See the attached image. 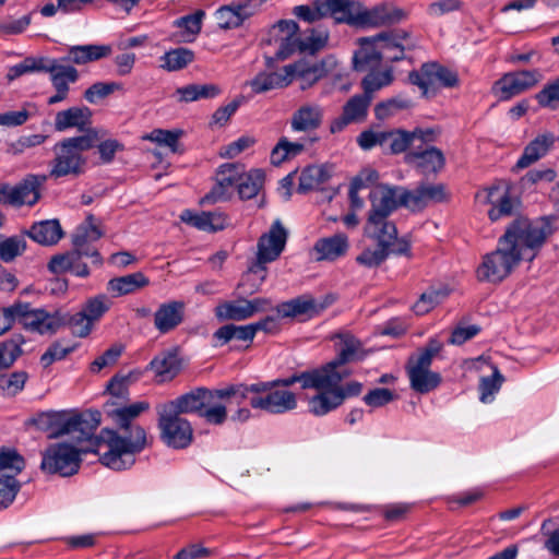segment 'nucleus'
I'll return each instance as SVG.
<instances>
[{"instance_id":"obj_1","label":"nucleus","mask_w":559,"mask_h":559,"mask_svg":"<svg viewBox=\"0 0 559 559\" xmlns=\"http://www.w3.org/2000/svg\"><path fill=\"white\" fill-rule=\"evenodd\" d=\"M552 231L548 217L534 222L526 217L515 218L498 239L497 248L483 257L476 271L477 278L490 283L503 281L521 261H533Z\"/></svg>"},{"instance_id":"obj_2","label":"nucleus","mask_w":559,"mask_h":559,"mask_svg":"<svg viewBox=\"0 0 559 559\" xmlns=\"http://www.w3.org/2000/svg\"><path fill=\"white\" fill-rule=\"evenodd\" d=\"M150 409V403L139 401L108 412L117 430H105L108 450L100 454V463L112 471H124L135 463V455L147 445L143 427L134 420Z\"/></svg>"},{"instance_id":"obj_3","label":"nucleus","mask_w":559,"mask_h":559,"mask_svg":"<svg viewBox=\"0 0 559 559\" xmlns=\"http://www.w3.org/2000/svg\"><path fill=\"white\" fill-rule=\"evenodd\" d=\"M295 383H300L304 390L308 388H320L319 380L313 378L309 370H306L272 381H261L252 384H234V399H236L238 404L249 399V404L252 408L264 411L273 415H281L294 411L297 407L296 394L286 390V388Z\"/></svg>"},{"instance_id":"obj_4","label":"nucleus","mask_w":559,"mask_h":559,"mask_svg":"<svg viewBox=\"0 0 559 559\" xmlns=\"http://www.w3.org/2000/svg\"><path fill=\"white\" fill-rule=\"evenodd\" d=\"M234 395V384L215 390L197 388L162 405L180 416L198 414L206 423L221 426L227 420V404Z\"/></svg>"},{"instance_id":"obj_5","label":"nucleus","mask_w":559,"mask_h":559,"mask_svg":"<svg viewBox=\"0 0 559 559\" xmlns=\"http://www.w3.org/2000/svg\"><path fill=\"white\" fill-rule=\"evenodd\" d=\"M99 140L97 129L86 130L78 136L63 139L55 144V157L51 160L49 177L61 178L67 176L78 177L85 171L87 151L95 147Z\"/></svg>"},{"instance_id":"obj_6","label":"nucleus","mask_w":559,"mask_h":559,"mask_svg":"<svg viewBox=\"0 0 559 559\" xmlns=\"http://www.w3.org/2000/svg\"><path fill=\"white\" fill-rule=\"evenodd\" d=\"M369 201V212L383 222H390L389 216L399 207H406L413 212L425 209L419 186L409 190L402 186L381 183L370 191Z\"/></svg>"},{"instance_id":"obj_7","label":"nucleus","mask_w":559,"mask_h":559,"mask_svg":"<svg viewBox=\"0 0 559 559\" xmlns=\"http://www.w3.org/2000/svg\"><path fill=\"white\" fill-rule=\"evenodd\" d=\"M335 337L338 338L336 357L320 368L309 370L311 376L319 380L320 388L342 382L352 373L345 365L365 357L361 343L354 335L338 333Z\"/></svg>"},{"instance_id":"obj_8","label":"nucleus","mask_w":559,"mask_h":559,"mask_svg":"<svg viewBox=\"0 0 559 559\" xmlns=\"http://www.w3.org/2000/svg\"><path fill=\"white\" fill-rule=\"evenodd\" d=\"M405 13L393 5L381 4L366 9L360 2L342 0L341 16L337 24L345 23L356 27H379L399 23Z\"/></svg>"},{"instance_id":"obj_9","label":"nucleus","mask_w":559,"mask_h":559,"mask_svg":"<svg viewBox=\"0 0 559 559\" xmlns=\"http://www.w3.org/2000/svg\"><path fill=\"white\" fill-rule=\"evenodd\" d=\"M365 234L370 239L377 241V248H366L357 258L358 264L366 267H377L381 265L390 254V246L396 238L397 228L393 222H383L379 217L368 212L365 225Z\"/></svg>"},{"instance_id":"obj_10","label":"nucleus","mask_w":559,"mask_h":559,"mask_svg":"<svg viewBox=\"0 0 559 559\" xmlns=\"http://www.w3.org/2000/svg\"><path fill=\"white\" fill-rule=\"evenodd\" d=\"M159 438L168 448L181 450L188 448L193 440L190 421L163 405L156 407Z\"/></svg>"},{"instance_id":"obj_11","label":"nucleus","mask_w":559,"mask_h":559,"mask_svg":"<svg viewBox=\"0 0 559 559\" xmlns=\"http://www.w3.org/2000/svg\"><path fill=\"white\" fill-rule=\"evenodd\" d=\"M19 323L24 330L40 335H52L63 326V311L33 308L29 302L19 301Z\"/></svg>"},{"instance_id":"obj_12","label":"nucleus","mask_w":559,"mask_h":559,"mask_svg":"<svg viewBox=\"0 0 559 559\" xmlns=\"http://www.w3.org/2000/svg\"><path fill=\"white\" fill-rule=\"evenodd\" d=\"M408 80L420 88L424 96L436 93L440 87L452 88L459 85V75L455 71L438 63H424L418 71H412Z\"/></svg>"},{"instance_id":"obj_13","label":"nucleus","mask_w":559,"mask_h":559,"mask_svg":"<svg viewBox=\"0 0 559 559\" xmlns=\"http://www.w3.org/2000/svg\"><path fill=\"white\" fill-rule=\"evenodd\" d=\"M287 231L280 221H276L267 234H263L258 241L257 263L249 269L250 273H260V281L266 274L265 264L276 260L285 248Z\"/></svg>"},{"instance_id":"obj_14","label":"nucleus","mask_w":559,"mask_h":559,"mask_svg":"<svg viewBox=\"0 0 559 559\" xmlns=\"http://www.w3.org/2000/svg\"><path fill=\"white\" fill-rule=\"evenodd\" d=\"M80 464V451L70 444L57 443L45 451L40 467L49 474L67 477L78 473Z\"/></svg>"},{"instance_id":"obj_15","label":"nucleus","mask_w":559,"mask_h":559,"mask_svg":"<svg viewBox=\"0 0 559 559\" xmlns=\"http://www.w3.org/2000/svg\"><path fill=\"white\" fill-rule=\"evenodd\" d=\"M542 79L543 75L537 69L509 72L495 82L492 91L501 100H508L532 88Z\"/></svg>"},{"instance_id":"obj_16","label":"nucleus","mask_w":559,"mask_h":559,"mask_svg":"<svg viewBox=\"0 0 559 559\" xmlns=\"http://www.w3.org/2000/svg\"><path fill=\"white\" fill-rule=\"evenodd\" d=\"M371 103L372 96L365 92L349 97L342 107V114L331 121L330 132L333 134L340 133L349 124L366 121Z\"/></svg>"},{"instance_id":"obj_17","label":"nucleus","mask_w":559,"mask_h":559,"mask_svg":"<svg viewBox=\"0 0 559 559\" xmlns=\"http://www.w3.org/2000/svg\"><path fill=\"white\" fill-rule=\"evenodd\" d=\"M384 60L396 62L405 58V51L415 48L411 34L404 29H391L374 36Z\"/></svg>"},{"instance_id":"obj_18","label":"nucleus","mask_w":559,"mask_h":559,"mask_svg":"<svg viewBox=\"0 0 559 559\" xmlns=\"http://www.w3.org/2000/svg\"><path fill=\"white\" fill-rule=\"evenodd\" d=\"M431 362L423 360L415 356H409L405 370L409 380L412 390L417 393L426 394L437 389L441 381V374L430 370Z\"/></svg>"},{"instance_id":"obj_19","label":"nucleus","mask_w":559,"mask_h":559,"mask_svg":"<svg viewBox=\"0 0 559 559\" xmlns=\"http://www.w3.org/2000/svg\"><path fill=\"white\" fill-rule=\"evenodd\" d=\"M332 301L325 298L318 301L310 295H301L276 306V312L283 319H311L319 316Z\"/></svg>"},{"instance_id":"obj_20","label":"nucleus","mask_w":559,"mask_h":559,"mask_svg":"<svg viewBox=\"0 0 559 559\" xmlns=\"http://www.w3.org/2000/svg\"><path fill=\"white\" fill-rule=\"evenodd\" d=\"M242 169V166L236 163L221 165L216 171L215 186L202 198L201 203L213 204L228 200L233 189L238 185Z\"/></svg>"},{"instance_id":"obj_21","label":"nucleus","mask_w":559,"mask_h":559,"mask_svg":"<svg viewBox=\"0 0 559 559\" xmlns=\"http://www.w3.org/2000/svg\"><path fill=\"white\" fill-rule=\"evenodd\" d=\"M386 151L384 153L400 154L405 152L408 147L414 150L416 142L431 143L436 140V133L432 129L416 128L413 131L402 129H394L385 131Z\"/></svg>"},{"instance_id":"obj_22","label":"nucleus","mask_w":559,"mask_h":559,"mask_svg":"<svg viewBox=\"0 0 559 559\" xmlns=\"http://www.w3.org/2000/svg\"><path fill=\"white\" fill-rule=\"evenodd\" d=\"M337 67V60L334 56L330 55L323 58L321 61L313 64L299 61L293 64H288L287 69L292 72V80L298 78L302 80L301 88L311 86L329 73L334 71Z\"/></svg>"},{"instance_id":"obj_23","label":"nucleus","mask_w":559,"mask_h":559,"mask_svg":"<svg viewBox=\"0 0 559 559\" xmlns=\"http://www.w3.org/2000/svg\"><path fill=\"white\" fill-rule=\"evenodd\" d=\"M47 178V175H27L16 186L10 188L9 204L13 206L36 204L40 199V188Z\"/></svg>"},{"instance_id":"obj_24","label":"nucleus","mask_w":559,"mask_h":559,"mask_svg":"<svg viewBox=\"0 0 559 559\" xmlns=\"http://www.w3.org/2000/svg\"><path fill=\"white\" fill-rule=\"evenodd\" d=\"M342 0H313L310 4L296 5L293 13L307 23L331 16L337 23L341 16Z\"/></svg>"},{"instance_id":"obj_25","label":"nucleus","mask_w":559,"mask_h":559,"mask_svg":"<svg viewBox=\"0 0 559 559\" xmlns=\"http://www.w3.org/2000/svg\"><path fill=\"white\" fill-rule=\"evenodd\" d=\"M92 110L86 106H73L64 110H60L55 116L53 127L58 132L69 129H78L86 133V130L93 129Z\"/></svg>"},{"instance_id":"obj_26","label":"nucleus","mask_w":559,"mask_h":559,"mask_svg":"<svg viewBox=\"0 0 559 559\" xmlns=\"http://www.w3.org/2000/svg\"><path fill=\"white\" fill-rule=\"evenodd\" d=\"M408 163L415 164L423 173H437L443 168L445 158L441 150L429 145V143H421L414 146L407 155Z\"/></svg>"},{"instance_id":"obj_27","label":"nucleus","mask_w":559,"mask_h":559,"mask_svg":"<svg viewBox=\"0 0 559 559\" xmlns=\"http://www.w3.org/2000/svg\"><path fill=\"white\" fill-rule=\"evenodd\" d=\"M186 304L171 300L158 306L154 313V326L160 334H167L177 329L185 319Z\"/></svg>"},{"instance_id":"obj_28","label":"nucleus","mask_w":559,"mask_h":559,"mask_svg":"<svg viewBox=\"0 0 559 559\" xmlns=\"http://www.w3.org/2000/svg\"><path fill=\"white\" fill-rule=\"evenodd\" d=\"M103 236V231L96 225H79L72 235L73 248L84 257L93 258V263L103 264V259L92 243Z\"/></svg>"},{"instance_id":"obj_29","label":"nucleus","mask_w":559,"mask_h":559,"mask_svg":"<svg viewBox=\"0 0 559 559\" xmlns=\"http://www.w3.org/2000/svg\"><path fill=\"white\" fill-rule=\"evenodd\" d=\"M555 142L556 136L552 132L546 131L538 134L524 147L515 167L518 169H524L538 162L548 154L555 145Z\"/></svg>"},{"instance_id":"obj_30","label":"nucleus","mask_w":559,"mask_h":559,"mask_svg":"<svg viewBox=\"0 0 559 559\" xmlns=\"http://www.w3.org/2000/svg\"><path fill=\"white\" fill-rule=\"evenodd\" d=\"M358 43L360 47L353 57L354 70L358 72L376 70L383 58L374 36L361 37L358 39Z\"/></svg>"},{"instance_id":"obj_31","label":"nucleus","mask_w":559,"mask_h":559,"mask_svg":"<svg viewBox=\"0 0 559 559\" xmlns=\"http://www.w3.org/2000/svg\"><path fill=\"white\" fill-rule=\"evenodd\" d=\"M111 51L112 49L109 45H75L69 47L68 55L60 58V61L84 66L110 56Z\"/></svg>"},{"instance_id":"obj_32","label":"nucleus","mask_w":559,"mask_h":559,"mask_svg":"<svg viewBox=\"0 0 559 559\" xmlns=\"http://www.w3.org/2000/svg\"><path fill=\"white\" fill-rule=\"evenodd\" d=\"M485 202L491 204V209L488 211L490 221L496 222L503 217H510L515 213L518 201L510 197L504 191L500 194L498 187H491L484 190Z\"/></svg>"},{"instance_id":"obj_33","label":"nucleus","mask_w":559,"mask_h":559,"mask_svg":"<svg viewBox=\"0 0 559 559\" xmlns=\"http://www.w3.org/2000/svg\"><path fill=\"white\" fill-rule=\"evenodd\" d=\"M323 108L318 104H305L292 116L290 128L296 132H311L319 129L323 121Z\"/></svg>"},{"instance_id":"obj_34","label":"nucleus","mask_w":559,"mask_h":559,"mask_svg":"<svg viewBox=\"0 0 559 559\" xmlns=\"http://www.w3.org/2000/svg\"><path fill=\"white\" fill-rule=\"evenodd\" d=\"M314 389L319 392L308 401V408L312 415L321 417L343 405V395L337 393L335 386Z\"/></svg>"},{"instance_id":"obj_35","label":"nucleus","mask_w":559,"mask_h":559,"mask_svg":"<svg viewBox=\"0 0 559 559\" xmlns=\"http://www.w3.org/2000/svg\"><path fill=\"white\" fill-rule=\"evenodd\" d=\"M180 217L188 225L209 233L223 230L227 225V216L223 212L216 211L194 213L186 210Z\"/></svg>"},{"instance_id":"obj_36","label":"nucleus","mask_w":559,"mask_h":559,"mask_svg":"<svg viewBox=\"0 0 559 559\" xmlns=\"http://www.w3.org/2000/svg\"><path fill=\"white\" fill-rule=\"evenodd\" d=\"M292 82V72L285 66L278 72H261L257 74L249 84L255 94H261L275 88L286 87Z\"/></svg>"},{"instance_id":"obj_37","label":"nucleus","mask_w":559,"mask_h":559,"mask_svg":"<svg viewBox=\"0 0 559 559\" xmlns=\"http://www.w3.org/2000/svg\"><path fill=\"white\" fill-rule=\"evenodd\" d=\"M317 252V260L334 261L344 255L348 250V238L344 234H336L332 237L317 240L313 247Z\"/></svg>"},{"instance_id":"obj_38","label":"nucleus","mask_w":559,"mask_h":559,"mask_svg":"<svg viewBox=\"0 0 559 559\" xmlns=\"http://www.w3.org/2000/svg\"><path fill=\"white\" fill-rule=\"evenodd\" d=\"M205 16L203 10H197L192 14L181 16L173 22V26L179 28L178 33L173 34V39L178 43H191L201 32L202 20Z\"/></svg>"},{"instance_id":"obj_39","label":"nucleus","mask_w":559,"mask_h":559,"mask_svg":"<svg viewBox=\"0 0 559 559\" xmlns=\"http://www.w3.org/2000/svg\"><path fill=\"white\" fill-rule=\"evenodd\" d=\"M27 235L39 245L52 246L62 238L63 231L58 219H47L34 223Z\"/></svg>"},{"instance_id":"obj_40","label":"nucleus","mask_w":559,"mask_h":559,"mask_svg":"<svg viewBox=\"0 0 559 559\" xmlns=\"http://www.w3.org/2000/svg\"><path fill=\"white\" fill-rule=\"evenodd\" d=\"M150 280L142 273L135 272L128 275L111 278L107 284V290L114 296H124L146 287Z\"/></svg>"},{"instance_id":"obj_41","label":"nucleus","mask_w":559,"mask_h":559,"mask_svg":"<svg viewBox=\"0 0 559 559\" xmlns=\"http://www.w3.org/2000/svg\"><path fill=\"white\" fill-rule=\"evenodd\" d=\"M150 369L160 382L169 381L180 371V360L176 353H162L150 362Z\"/></svg>"},{"instance_id":"obj_42","label":"nucleus","mask_w":559,"mask_h":559,"mask_svg":"<svg viewBox=\"0 0 559 559\" xmlns=\"http://www.w3.org/2000/svg\"><path fill=\"white\" fill-rule=\"evenodd\" d=\"M265 180V174L262 169H251L248 173H241L237 185L239 198L250 200L259 194Z\"/></svg>"},{"instance_id":"obj_43","label":"nucleus","mask_w":559,"mask_h":559,"mask_svg":"<svg viewBox=\"0 0 559 559\" xmlns=\"http://www.w3.org/2000/svg\"><path fill=\"white\" fill-rule=\"evenodd\" d=\"M194 52L185 47L166 51L160 58L159 67L167 72L180 71L194 61Z\"/></svg>"},{"instance_id":"obj_44","label":"nucleus","mask_w":559,"mask_h":559,"mask_svg":"<svg viewBox=\"0 0 559 559\" xmlns=\"http://www.w3.org/2000/svg\"><path fill=\"white\" fill-rule=\"evenodd\" d=\"M26 340L24 335L17 333L10 338L0 342V371L7 370L13 366L16 359L23 354L22 345Z\"/></svg>"},{"instance_id":"obj_45","label":"nucleus","mask_w":559,"mask_h":559,"mask_svg":"<svg viewBox=\"0 0 559 559\" xmlns=\"http://www.w3.org/2000/svg\"><path fill=\"white\" fill-rule=\"evenodd\" d=\"M102 419V414L98 411H86L76 414V433L74 439L79 442L92 441L95 437V431L98 428Z\"/></svg>"},{"instance_id":"obj_46","label":"nucleus","mask_w":559,"mask_h":559,"mask_svg":"<svg viewBox=\"0 0 559 559\" xmlns=\"http://www.w3.org/2000/svg\"><path fill=\"white\" fill-rule=\"evenodd\" d=\"M306 146L301 142H292L286 136H282L271 151L270 160L274 166H280L284 162L295 158L305 151Z\"/></svg>"},{"instance_id":"obj_47","label":"nucleus","mask_w":559,"mask_h":559,"mask_svg":"<svg viewBox=\"0 0 559 559\" xmlns=\"http://www.w3.org/2000/svg\"><path fill=\"white\" fill-rule=\"evenodd\" d=\"M450 295L447 286L430 287L423 293L419 299L414 304L413 310L416 314L423 316L441 304Z\"/></svg>"},{"instance_id":"obj_48","label":"nucleus","mask_w":559,"mask_h":559,"mask_svg":"<svg viewBox=\"0 0 559 559\" xmlns=\"http://www.w3.org/2000/svg\"><path fill=\"white\" fill-rule=\"evenodd\" d=\"M250 17L239 2L235 7H222L215 13V19L219 28L230 29L240 26L246 19Z\"/></svg>"},{"instance_id":"obj_49","label":"nucleus","mask_w":559,"mask_h":559,"mask_svg":"<svg viewBox=\"0 0 559 559\" xmlns=\"http://www.w3.org/2000/svg\"><path fill=\"white\" fill-rule=\"evenodd\" d=\"M247 299L225 301L216 306L215 316L219 321H242L249 319Z\"/></svg>"},{"instance_id":"obj_50","label":"nucleus","mask_w":559,"mask_h":559,"mask_svg":"<svg viewBox=\"0 0 559 559\" xmlns=\"http://www.w3.org/2000/svg\"><path fill=\"white\" fill-rule=\"evenodd\" d=\"M330 34L326 29L310 28L300 37V53L313 56L323 50L329 43Z\"/></svg>"},{"instance_id":"obj_51","label":"nucleus","mask_w":559,"mask_h":559,"mask_svg":"<svg viewBox=\"0 0 559 559\" xmlns=\"http://www.w3.org/2000/svg\"><path fill=\"white\" fill-rule=\"evenodd\" d=\"M56 70L50 72V81L55 90L61 92L70 91V84L75 83L79 80V71L72 64H63L62 61H58Z\"/></svg>"},{"instance_id":"obj_52","label":"nucleus","mask_w":559,"mask_h":559,"mask_svg":"<svg viewBox=\"0 0 559 559\" xmlns=\"http://www.w3.org/2000/svg\"><path fill=\"white\" fill-rule=\"evenodd\" d=\"M26 250V240L23 236L4 237L0 235V260L10 263Z\"/></svg>"},{"instance_id":"obj_53","label":"nucleus","mask_w":559,"mask_h":559,"mask_svg":"<svg viewBox=\"0 0 559 559\" xmlns=\"http://www.w3.org/2000/svg\"><path fill=\"white\" fill-rule=\"evenodd\" d=\"M392 81L393 73L391 69L384 71L369 70V73L361 81V87L367 95L373 97L374 92L390 85Z\"/></svg>"},{"instance_id":"obj_54","label":"nucleus","mask_w":559,"mask_h":559,"mask_svg":"<svg viewBox=\"0 0 559 559\" xmlns=\"http://www.w3.org/2000/svg\"><path fill=\"white\" fill-rule=\"evenodd\" d=\"M504 377L497 367L492 368L491 377H483L479 381V400L483 403H490L493 400V395L499 392Z\"/></svg>"},{"instance_id":"obj_55","label":"nucleus","mask_w":559,"mask_h":559,"mask_svg":"<svg viewBox=\"0 0 559 559\" xmlns=\"http://www.w3.org/2000/svg\"><path fill=\"white\" fill-rule=\"evenodd\" d=\"M412 106L413 103L409 98L399 95L377 104L374 107V115L377 119L384 120L397 111L408 109Z\"/></svg>"},{"instance_id":"obj_56","label":"nucleus","mask_w":559,"mask_h":559,"mask_svg":"<svg viewBox=\"0 0 559 559\" xmlns=\"http://www.w3.org/2000/svg\"><path fill=\"white\" fill-rule=\"evenodd\" d=\"M66 325L72 329L74 335L85 337L91 333L94 323L83 311H79L74 314L63 312V326Z\"/></svg>"},{"instance_id":"obj_57","label":"nucleus","mask_w":559,"mask_h":559,"mask_svg":"<svg viewBox=\"0 0 559 559\" xmlns=\"http://www.w3.org/2000/svg\"><path fill=\"white\" fill-rule=\"evenodd\" d=\"M83 257V254L73 248L66 253L53 255L48 263V269L53 274L70 272L75 260H81Z\"/></svg>"},{"instance_id":"obj_58","label":"nucleus","mask_w":559,"mask_h":559,"mask_svg":"<svg viewBox=\"0 0 559 559\" xmlns=\"http://www.w3.org/2000/svg\"><path fill=\"white\" fill-rule=\"evenodd\" d=\"M124 350L123 345L114 344L111 347L106 349L100 356L95 358L90 366V370L93 373H97L104 368L111 367L117 364L118 359Z\"/></svg>"},{"instance_id":"obj_59","label":"nucleus","mask_w":559,"mask_h":559,"mask_svg":"<svg viewBox=\"0 0 559 559\" xmlns=\"http://www.w3.org/2000/svg\"><path fill=\"white\" fill-rule=\"evenodd\" d=\"M20 489L21 484L13 475L0 477V510L12 504Z\"/></svg>"},{"instance_id":"obj_60","label":"nucleus","mask_w":559,"mask_h":559,"mask_svg":"<svg viewBox=\"0 0 559 559\" xmlns=\"http://www.w3.org/2000/svg\"><path fill=\"white\" fill-rule=\"evenodd\" d=\"M110 305L111 302L106 295H98L88 299L82 311L95 323L109 310Z\"/></svg>"},{"instance_id":"obj_61","label":"nucleus","mask_w":559,"mask_h":559,"mask_svg":"<svg viewBox=\"0 0 559 559\" xmlns=\"http://www.w3.org/2000/svg\"><path fill=\"white\" fill-rule=\"evenodd\" d=\"M385 136V131L365 130L359 133L356 141L364 151H370L376 146H380L383 151H386Z\"/></svg>"},{"instance_id":"obj_62","label":"nucleus","mask_w":559,"mask_h":559,"mask_svg":"<svg viewBox=\"0 0 559 559\" xmlns=\"http://www.w3.org/2000/svg\"><path fill=\"white\" fill-rule=\"evenodd\" d=\"M396 399L394 391L386 388L370 390L362 399L366 405L372 408L383 407Z\"/></svg>"},{"instance_id":"obj_63","label":"nucleus","mask_w":559,"mask_h":559,"mask_svg":"<svg viewBox=\"0 0 559 559\" xmlns=\"http://www.w3.org/2000/svg\"><path fill=\"white\" fill-rule=\"evenodd\" d=\"M28 379L26 371L20 370L12 372L9 377H0V391L15 395L24 389Z\"/></svg>"},{"instance_id":"obj_64","label":"nucleus","mask_w":559,"mask_h":559,"mask_svg":"<svg viewBox=\"0 0 559 559\" xmlns=\"http://www.w3.org/2000/svg\"><path fill=\"white\" fill-rule=\"evenodd\" d=\"M25 467V461L15 450L3 449L0 451V469L21 473Z\"/></svg>"}]
</instances>
